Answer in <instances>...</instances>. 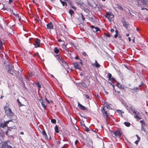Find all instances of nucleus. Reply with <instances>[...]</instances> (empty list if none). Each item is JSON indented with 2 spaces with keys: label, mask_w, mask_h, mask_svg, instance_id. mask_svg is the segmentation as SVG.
Returning a JSON list of instances; mask_svg holds the SVG:
<instances>
[{
  "label": "nucleus",
  "mask_w": 148,
  "mask_h": 148,
  "mask_svg": "<svg viewBox=\"0 0 148 148\" xmlns=\"http://www.w3.org/2000/svg\"><path fill=\"white\" fill-rule=\"evenodd\" d=\"M69 13L70 14L71 16L73 14L74 12L73 11L71 10H69Z\"/></svg>",
  "instance_id": "393cba45"
},
{
  "label": "nucleus",
  "mask_w": 148,
  "mask_h": 148,
  "mask_svg": "<svg viewBox=\"0 0 148 148\" xmlns=\"http://www.w3.org/2000/svg\"><path fill=\"white\" fill-rule=\"evenodd\" d=\"M121 22H122V23H123V24H124L126 22L125 20L124 19V18H122V20Z\"/></svg>",
  "instance_id": "72a5a7b5"
},
{
  "label": "nucleus",
  "mask_w": 148,
  "mask_h": 148,
  "mask_svg": "<svg viewBox=\"0 0 148 148\" xmlns=\"http://www.w3.org/2000/svg\"><path fill=\"white\" fill-rule=\"evenodd\" d=\"M147 0H143V1L144 4L146 3V1Z\"/></svg>",
  "instance_id": "de8ad7c7"
},
{
  "label": "nucleus",
  "mask_w": 148,
  "mask_h": 148,
  "mask_svg": "<svg viewBox=\"0 0 148 148\" xmlns=\"http://www.w3.org/2000/svg\"><path fill=\"white\" fill-rule=\"evenodd\" d=\"M5 66L6 67V69H7L8 68H9V67H10V66L8 64H7L6 63L5 65Z\"/></svg>",
  "instance_id": "c85d7f7f"
},
{
  "label": "nucleus",
  "mask_w": 148,
  "mask_h": 148,
  "mask_svg": "<svg viewBox=\"0 0 148 148\" xmlns=\"http://www.w3.org/2000/svg\"><path fill=\"white\" fill-rule=\"evenodd\" d=\"M143 82H142L141 84L140 85H139V86H140L141 85H143Z\"/></svg>",
  "instance_id": "052dcab7"
},
{
  "label": "nucleus",
  "mask_w": 148,
  "mask_h": 148,
  "mask_svg": "<svg viewBox=\"0 0 148 148\" xmlns=\"http://www.w3.org/2000/svg\"><path fill=\"white\" fill-rule=\"evenodd\" d=\"M79 60L80 61V62H79V63H80V64L81 65H82L83 64H82V60Z\"/></svg>",
  "instance_id": "8fccbe9b"
},
{
  "label": "nucleus",
  "mask_w": 148,
  "mask_h": 148,
  "mask_svg": "<svg viewBox=\"0 0 148 148\" xmlns=\"http://www.w3.org/2000/svg\"><path fill=\"white\" fill-rule=\"evenodd\" d=\"M3 45V42L2 41H0V49L1 48V47Z\"/></svg>",
  "instance_id": "a19ab883"
},
{
  "label": "nucleus",
  "mask_w": 148,
  "mask_h": 148,
  "mask_svg": "<svg viewBox=\"0 0 148 148\" xmlns=\"http://www.w3.org/2000/svg\"><path fill=\"white\" fill-rule=\"evenodd\" d=\"M91 27L93 31L94 32H97L99 31L100 29L97 27H95L93 25L91 26Z\"/></svg>",
  "instance_id": "9d476101"
},
{
  "label": "nucleus",
  "mask_w": 148,
  "mask_h": 148,
  "mask_svg": "<svg viewBox=\"0 0 148 148\" xmlns=\"http://www.w3.org/2000/svg\"><path fill=\"white\" fill-rule=\"evenodd\" d=\"M116 111L119 114H122V113H123V112H121V110H117Z\"/></svg>",
  "instance_id": "473e14b6"
},
{
  "label": "nucleus",
  "mask_w": 148,
  "mask_h": 148,
  "mask_svg": "<svg viewBox=\"0 0 148 148\" xmlns=\"http://www.w3.org/2000/svg\"><path fill=\"white\" fill-rule=\"evenodd\" d=\"M78 106L82 110H87V109L86 107L80 104L79 102L78 103Z\"/></svg>",
  "instance_id": "6e6552de"
},
{
  "label": "nucleus",
  "mask_w": 148,
  "mask_h": 148,
  "mask_svg": "<svg viewBox=\"0 0 148 148\" xmlns=\"http://www.w3.org/2000/svg\"><path fill=\"white\" fill-rule=\"evenodd\" d=\"M115 32L116 33V34L114 36V37L115 38H116L117 36H118V35L117 34L118 33V31L116 30H115Z\"/></svg>",
  "instance_id": "a878e982"
},
{
  "label": "nucleus",
  "mask_w": 148,
  "mask_h": 148,
  "mask_svg": "<svg viewBox=\"0 0 148 148\" xmlns=\"http://www.w3.org/2000/svg\"><path fill=\"white\" fill-rule=\"evenodd\" d=\"M61 3H62V5L63 6H64L65 5L66 6L67 5L66 3L62 1V2H61Z\"/></svg>",
  "instance_id": "cd10ccee"
},
{
  "label": "nucleus",
  "mask_w": 148,
  "mask_h": 148,
  "mask_svg": "<svg viewBox=\"0 0 148 148\" xmlns=\"http://www.w3.org/2000/svg\"><path fill=\"white\" fill-rule=\"evenodd\" d=\"M141 131H143L145 132H146V129H145V128H144L143 127V125H142V128H141Z\"/></svg>",
  "instance_id": "7c9ffc66"
},
{
  "label": "nucleus",
  "mask_w": 148,
  "mask_h": 148,
  "mask_svg": "<svg viewBox=\"0 0 148 148\" xmlns=\"http://www.w3.org/2000/svg\"><path fill=\"white\" fill-rule=\"evenodd\" d=\"M9 122V121H7L6 122H5V123H6V125H7V124Z\"/></svg>",
  "instance_id": "864d4df0"
},
{
  "label": "nucleus",
  "mask_w": 148,
  "mask_h": 148,
  "mask_svg": "<svg viewBox=\"0 0 148 148\" xmlns=\"http://www.w3.org/2000/svg\"><path fill=\"white\" fill-rule=\"evenodd\" d=\"M58 42H60L61 41H62V40L61 39H59L58 40Z\"/></svg>",
  "instance_id": "13d9d810"
},
{
  "label": "nucleus",
  "mask_w": 148,
  "mask_h": 148,
  "mask_svg": "<svg viewBox=\"0 0 148 148\" xmlns=\"http://www.w3.org/2000/svg\"><path fill=\"white\" fill-rule=\"evenodd\" d=\"M78 141L77 140H76L75 142V145H76L77 143H78Z\"/></svg>",
  "instance_id": "603ef678"
},
{
  "label": "nucleus",
  "mask_w": 148,
  "mask_h": 148,
  "mask_svg": "<svg viewBox=\"0 0 148 148\" xmlns=\"http://www.w3.org/2000/svg\"><path fill=\"white\" fill-rule=\"evenodd\" d=\"M6 124L5 123H1L0 124V126L1 127L3 128L5 127H6Z\"/></svg>",
  "instance_id": "f3484780"
},
{
  "label": "nucleus",
  "mask_w": 148,
  "mask_h": 148,
  "mask_svg": "<svg viewBox=\"0 0 148 148\" xmlns=\"http://www.w3.org/2000/svg\"><path fill=\"white\" fill-rule=\"evenodd\" d=\"M104 105L106 106L107 108L109 109H112L111 107V105L110 104H108L106 103H105Z\"/></svg>",
  "instance_id": "ddd939ff"
},
{
  "label": "nucleus",
  "mask_w": 148,
  "mask_h": 148,
  "mask_svg": "<svg viewBox=\"0 0 148 148\" xmlns=\"http://www.w3.org/2000/svg\"><path fill=\"white\" fill-rule=\"evenodd\" d=\"M111 79H112V80H114V79L113 77H112V78H111Z\"/></svg>",
  "instance_id": "338daca9"
},
{
  "label": "nucleus",
  "mask_w": 148,
  "mask_h": 148,
  "mask_svg": "<svg viewBox=\"0 0 148 148\" xmlns=\"http://www.w3.org/2000/svg\"><path fill=\"white\" fill-rule=\"evenodd\" d=\"M51 122L52 123H55L56 122V121L55 119H52L51 120Z\"/></svg>",
  "instance_id": "bb28decb"
},
{
  "label": "nucleus",
  "mask_w": 148,
  "mask_h": 148,
  "mask_svg": "<svg viewBox=\"0 0 148 148\" xmlns=\"http://www.w3.org/2000/svg\"><path fill=\"white\" fill-rule=\"evenodd\" d=\"M112 136L115 138H117L120 136L121 135V132L119 130L116 131L115 132L112 133Z\"/></svg>",
  "instance_id": "20e7f679"
},
{
  "label": "nucleus",
  "mask_w": 148,
  "mask_h": 148,
  "mask_svg": "<svg viewBox=\"0 0 148 148\" xmlns=\"http://www.w3.org/2000/svg\"><path fill=\"white\" fill-rule=\"evenodd\" d=\"M73 65L75 68L76 69H79L80 67V65L77 63V62H76L73 63Z\"/></svg>",
  "instance_id": "f8f14e48"
},
{
  "label": "nucleus",
  "mask_w": 148,
  "mask_h": 148,
  "mask_svg": "<svg viewBox=\"0 0 148 148\" xmlns=\"http://www.w3.org/2000/svg\"><path fill=\"white\" fill-rule=\"evenodd\" d=\"M140 140H136V141H135V144L136 145H138V143Z\"/></svg>",
  "instance_id": "ea45409f"
},
{
  "label": "nucleus",
  "mask_w": 148,
  "mask_h": 148,
  "mask_svg": "<svg viewBox=\"0 0 148 148\" xmlns=\"http://www.w3.org/2000/svg\"><path fill=\"white\" fill-rule=\"evenodd\" d=\"M81 14L82 15V18L83 21H84L85 20V18L84 17L83 14L82 13H81Z\"/></svg>",
  "instance_id": "e433bc0d"
},
{
  "label": "nucleus",
  "mask_w": 148,
  "mask_h": 148,
  "mask_svg": "<svg viewBox=\"0 0 148 148\" xmlns=\"http://www.w3.org/2000/svg\"><path fill=\"white\" fill-rule=\"evenodd\" d=\"M126 36H129V34H128V33H127V34H126Z\"/></svg>",
  "instance_id": "680f3d73"
},
{
  "label": "nucleus",
  "mask_w": 148,
  "mask_h": 148,
  "mask_svg": "<svg viewBox=\"0 0 148 148\" xmlns=\"http://www.w3.org/2000/svg\"><path fill=\"white\" fill-rule=\"evenodd\" d=\"M94 65H95V66L97 68H99L100 66V65L97 63V62L96 60H95V62L94 64Z\"/></svg>",
  "instance_id": "dca6fc26"
},
{
  "label": "nucleus",
  "mask_w": 148,
  "mask_h": 148,
  "mask_svg": "<svg viewBox=\"0 0 148 148\" xmlns=\"http://www.w3.org/2000/svg\"><path fill=\"white\" fill-rule=\"evenodd\" d=\"M117 6V7L119 10H123V9L122 7L121 6H120L119 4H117L116 5Z\"/></svg>",
  "instance_id": "412c9836"
},
{
  "label": "nucleus",
  "mask_w": 148,
  "mask_h": 148,
  "mask_svg": "<svg viewBox=\"0 0 148 148\" xmlns=\"http://www.w3.org/2000/svg\"><path fill=\"white\" fill-rule=\"evenodd\" d=\"M41 105L42 106V107L44 108H45L46 107V103H45L44 102H42V103L41 104Z\"/></svg>",
  "instance_id": "5701e85b"
},
{
  "label": "nucleus",
  "mask_w": 148,
  "mask_h": 148,
  "mask_svg": "<svg viewBox=\"0 0 148 148\" xmlns=\"http://www.w3.org/2000/svg\"><path fill=\"white\" fill-rule=\"evenodd\" d=\"M114 31V29H112L111 30V32L112 33Z\"/></svg>",
  "instance_id": "3c124183"
},
{
  "label": "nucleus",
  "mask_w": 148,
  "mask_h": 148,
  "mask_svg": "<svg viewBox=\"0 0 148 148\" xmlns=\"http://www.w3.org/2000/svg\"><path fill=\"white\" fill-rule=\"evenodd\" d=\"M108 76L109 80H111V78L112 77V75L110 73H108Z\"/></svg>",
  "instance_id": "4be33fe9"
},
{
  "label": "nucleus",
  "mask_w": 148,
  "mask_h": 148,
  "mask_svg": "<svg viewBox=\"0 0 148 148\" xmlns=\"http://www.w3.org/2000/svg\"><path fill=\"white\" fill-rule=\"evenodd\" d=\"M42 134L43 136L45 137V138L47 139H48V138L47 136V134L45 130H43L42 132Z\"/></svg>",
  "instance_id": "4468645a"
},
{
  "label": "nucleus",
  "mask_w": 148,
  "mask_h": 148,
  "mask_svg": "<svg viewBox=\"0 0 148 148\" xmlns=\"http://www.w3.org/2000/svg\"><path fill=\"white\" fill-rule=\"evenodd\" d=\"M3 96H1V97H0V98H1V99H2L3 98Z\"/></svg>",
  "instance_id": "69168bd1"
},
{
  "label": "nucleus",
  "mask_w": 148,
  "mask_h": 148,
  "mask_svg": "<svg viewBox=\"0 0 148 148\" xmlns=\"http://www.w3.org/2000/svg\"><path fill=\"white\" fill-rule=\"evenodd\" d=\"M17 101L18 104L19 105H20V106H23V105L21 104V102L19 101V99H17Z\"/></svg>",
  "instance_id": "2f4dec72"
},
{
  "label": "nucleus",
  "mask_w": 148,
  "mask_h": 148,
  "mask_svg": "<svg viewBox=\"0 0 148 148\" xmlns=\"http://www.w3.org/2000/svg\"><path fill=\"white\" fill-rule=\"evenodd\" d=\"M20 134H24V133L23 132H21V133H20Z\"/></svg>",
  "instance_id": "0e129e2a"
},
{
  "label": "nucleus",
  "mask_w": 148,
  "mask_h": 148,
  "mask_svg": "<svg viewBox=\"0 0 148 148\" xmlns=\"http://www.w3.org/2000/svg\"><path fill=\"white\" fill-rule=\"evenodd\" d=\"M63 47L64 49H66V45H63Z\"/></svg>",
  "instance_id": "49530a36"
},
{
  "label": "nucleus",
  "mask_w": 148,
  "mask_h": 148,
  "mask_svg": "<svg viewBox=\"0 0 148 148\" xmlns=\"http://www.w3.org/2000/svg\"><path fill=\"white\" fill-rule=\"evenodd\" d=\"M12 0H9V3L10 4L12 2Z\"/></svg>",
  "instance_id": "09e8293b"
},
{
  "label": "nucleus",
  "mask_w": 148,
  "mask_h": 148,
  "mask_svg": "<svg viewBox=\"0 0 148 148\" xmlns=\"http://www.w3.org/2000/svg\"><path fill=\"white\" fill-rule=\"evenodd\" d=\"M123 26H124L126 29H127L128 28V27L129 26V24L128 23H127V22L123 24Z\"/></svg>",
  "instance_id": "2eb2a0df"
},
{
  "label": "nucleus",
  "mask_w": 148,
  "mask_h": 148,
  "mask_svg": "<svg viewBox=\"0 0 148 148\" xmlns=\"http://www.w3.org/2000/svg\"><path fill=\"white\" fill-rule=\"evenodd\" d=\"M112 86H113V88L114 89V90H115V92H116L118 94H119L120 93V91H116L114 89V85H112Z\"/></svg>",
  "instance_id": "f704fd0d"
},
{
  "label": "nucleus",
  "mask_w": 148,
  "mask_h": 148,
  "mask_svg": "<svg viewBox=\"0 0 148 148\" xmlns=\"http://www.w3.org/2000/svg\"><path fill=\"white\" fill-rule=\"evenodd\" d=\"M37 86H38V87L39 88H41V86L40 84H39V83H38L37 85Z\"/></svg>",
  "instance_id": "79ce46f5"
},
{
  "label": "nucleus",
  "mask_w": 148,
  "mask_h": 148,
  "mask_svg": "<svg viewBox=\"0 0 148 148\" xmlns=\"http://www.w3.org/2000/svg\"><path fill=\"white\" fill-rule=\"evenodd\" d=\"M124 124L127 127H129L130 125V123L129 122H125Z\"/></svg>",
  "instance_id": "6ab92c4d"
},
{
  "label": "nucleus",
  "mask_w": 148,
  "mask_h": 148,
  "mask_svg": "<svg viewBox=\"0 0 148 148\" xmlns=\"http://www.w3.org/2000/svg\"><path fill=\"white\" fill-rule=\"evenodd\" d=\"M55 131L56 133L58 132V128L57 125H56L55 127Z\"/></svg>",
  "instance_id": "aec40b11"
},
{
  "label": "nucleus",
  "mask_w": 148,
  "mask_h": 148,
  "mask_svg": "<svg viewBox=\"0 0 148 148\" xmlns=\"http://www.w3.org/2000/svg\"><path fill=\"white\" fill-rule=\"evenodd\" d=\"M136 136L137 137L138 140H140V137H139V136L137 135H136Z\"/></svg>",
  "instance_id": "c03bdc74"
},
{
  "label": "nucleus",
  "mask_w": 148,
  "mask_h": 148,
  "mask_svg": "<svg viewBox=\"0 0 148 148\" xmlns=\"http://www.w3.org/2000/svg\"><path fill=\"white\" fill-rule=\"evenodd\" d=\"M61 148H66L65 147H64V146H63Z\"/></svg>",
  "instance_id": "774afa93"
},
{
  "label": "nucleus",
  "mask_w": 148,
  "mask_h": 148,
  "mask_svg": "<svg viewBox=\"0 0 148 148\" xmlns=\"http://www.w3.org/2000/svg\"><path fill=\"white\" fill-rule=\"evenodd\" d=\"M101 111L104 117L106 118H107L108 116V114L107 111L105 110L104 108L102 109Z\"/></svg>",
  "instance_id": "1a4fd4ad"
},
{
  "label": "nucleus",
  "mask_w": 148,
  "mask_h": 148,
  "mask_svg": "<svg viewBox=\"0 0 148 148\" xmlns=\"http://www.w3.org/2000/svg\"><path fill=\"white\" fill-rule=\"evenodd\" d=\"M75 58L76 59H78V57L77 56H76L75 57Z\"/></svg>",
  "instance_id": "bf43d9fd"
},
{
  "label": "nucleus",
  "mask_w": 148,
  "mask_h": 148,
  "mask_svg": "<svg viewBox=\"0 0 148 148\" xmlns=\"http://www.w3.org/2000/svg\"><path fill=\"white\" fill-rule=\"evenodd\" d=\"M117 86L119 88H122V86L119 83H118L116 84Z\"/></svg>",
  "instance_id": "c756f323"
},
{
  "label": "nucleus",
  "mask_w": 148,
  "mask_h": 148,
  "mask_svg": "<svg viewBox=\"0 0 148 148\" xmlns=\"http://www.w3.org/2000/svg\"><path fill=\"white\" fill-rule=\"evenodd\" d=\"M133 112L134 114H136V116H134V117L135 118H137L138 119H141V118L139 116H138L139 113L138 112L137 113L136 111H135L134 110L133 111Z\"/></svg>",
  "instance_id": "9b49d317"
},
{
  "label": "nucleus",
  "mask_w": 148,
  "mask_h": 148,
  "mask_svg": "<svg viewBox=\"0 0 148 148\" xmlns=\"http://www.w3.org/2000/svg\"><path fill=\"white\" fill-rule=\"evenodd\" d=\"M82 54L84 56H86L87 55V54L85 52H82Z\"/></svg>",
  "instance_id": "4c0bfd02"
},
{
  "label": "nucleus",
  "mask_w": 148,
  "mask_h": 148,
  "mask_svg": "<svg viewBox=\"0 0 148 148\" xmlns=\"http://www.w3.org/2000/svg\"><path fill=\"white\" fill-rule=\"evenodd\" d=\"M18 19L20 21L21 20V18L20 17H19V16H18Z\"/></svg>",
  "instance_id": "e2e57ef3"
},
{
  "label": "nucleus",
  "mask_w": 148,
  "mask_h": 148,
  "mask_svg": "<svg viewBox=\"0 0 148 148\" xmlns=\"http://www.w3.org/2000/svg\"><path fill=\"white\" fill-rule=\"evenodd\" d=\"M85 97L86 98V99H90V98L88 95H85Z\"/></svg>",
  "instance_id": "58836bf2"
},
{
  "label": "nucleus",
  "mask_w": 148,
  "mask_h": 148,
  "mask_svg": "<svg viewBox=\"0 0 148 148\" xmlns=\"http://www.w3.org/2000/svg\"><path fill=\"white\" fill-rule=\"evenodd\" d=\"M4 110H5V112L7 113V115L8 116L11 117L14 115L11 109L8 107H4Z\"/></svg>",
  "instance_id": "f03ea898"
},
{
  "label": "nucleus",
  "mask_w": 148,
  "mask_h": 148,
  "mask_svg": "<svg viewBox=\"0 0 148 148\" xmlns=\"http://www.w3.org/2000/svg\"><path fill=\"white\" fill-rule=\"evenodd\" d=\"M53 25L51 22H50L47 25V29H53Z\"/></svg>",
  "instance_id": "423d86ee"
},
{
  "label": "nucleus",
  "mask_w": 148,
  "mask_h": 148,
  "mask_svg": "<svg viewBox=\"0 0 148 148\" xmlns=\"http://www.w3.org/2000/svg\"><path fill=\"white\" fill-rule=\"evenodd\" d=\"M45 99L48 102V103H49V101L47 99V98H45Z\"/></svg>",
  "instance_id": "6e6d98bb"
},
{
  "label": "nucleus",
  "mask_w": 148,
  "mask_h": 148,
  "mask_svg": "<svg viewBox=\"0 0 148 148\" xmlns=\"http://www.w3.org/2000/svg\"><path fill=\"white\" fill-rule=\"evenodd\" d=\"M11 11H12V13L14 15H15V14L13 12V11L11 9H9Z\"/></svg>",
  "instance_id": "5fc2aeb1"
},
{
  "label": "nucleus",
  "mask_w": 148,
  "mask_h": 148,
  "mask_svg": "<svg viewBox=\"0 0 148 148\" xmlns=\"http://www.w3.org/2000/svg\"><path fill=\"white\" fill-rule=\"evenodd\" d=\"M114 15L111 13H106L105 17L108 18L110 22L113 21L114 20Z\"/></svg>",
  "instance_id": "f257e3e1"
},
{
  "label": "nucleus",
  "mask_w": 148,
  "mask_h": 148,
  "mask_svg": "<svg viewBox=\"0 0 148 148\" xmlns=\"http://www.w3.org/2000/svg\"><path fill=\"white\" fill-rule=\"evenodd\" d=\"M54 51L56 53H58L59 52V50L57 48L55 47L54 48Z\"/></svg>",
  "instance_id": "a211bd4d"
},
{
  "label": "nucleus",
  "mask_w": 148,
  "mask_h": 148,
  "mask_svg": "<svg viewBox=\"0 0 148 148\" xmlns=\"http://www.w3.org/2000/svg\"><path fill=\"white\" fill-rule=\"evenodd\" d=\"M128 39L129 41H130L131 40V38L130 37L128 38Z\"/></svg>",
  "instance_id": "4d7b16f0"
},
{
  "label": "nucleus",
  "mask_w": 148,
  "mask_h": 148,
  "mask_svg": "<svg viewBox=\"0 0 148 148\" xmlns=\"http://www.w3.org/2000/svg\"><path fill=\"white\" fill-rule=\"evenodd\" d=\"M140 122L142 123V126L145 125V123L142 121H140Z\"/></svg>",
  "instance_id": "c9c22d12"
},
{
  "label": "nucleus",
  "mask_w": 148,
  "mask_h": 148,
  "mask_svg": "<svg viewBox=\"0 0 148 148\" xmlns=\"http://www.w3.org/2000/svg\"><path fill=\"white\" fill-rule=\"evenodd\" d=\"M129 109L130 110L132 111L133 112L134 110V108L132 107H130Z\"/></svg>",
  "instance_id": "37998d69"
},
{
  "label": "nucleus",
  "mask_w": 148,
  "mask_h": 148,
  "mask_svg": "<svg viewBox=\"0 0 148 148\" xmlns=\"http://www.w3.org/2000/svg\"><path fill=\"white\" fill-rule=\"evenodd\" d=\"M39 101L40 103L41 104L42 103V102H43V100L42 99H39Z\"/></svg>",
  "instance_id": "a18cd8bd"
},
{
  "label": "nucleus",
  "mask_w": 148,
  "mask_h": 148,
  "mask_svg": "<svg viewBox=\"0 0 148 148\" xmlns=\"http://www.w3.org/2000/svg\"><path fill=\"white\" fill-rule=\"evenodd\" d=\"M40 40L38 39H36L35 41V44H34L35 47L36 48L38 47H39Z\"/></svg>",
  "instance_id": "0eeeda50"
},
{
  "label": "nucleus",
  "mask_w": 148,
  "mask_h": 148,
  "mask_svg": "<svg viewBox=\"0 0 148 148\" xmlns=\"http://www.w3.org/2000/svg\"><path fill=\"white\" fill-rule=\"evenodd\" d=\"M60 62H61V64L65 69L69 68V66L67 63L65 62L64 60L61 58H59Z\"/></svg>",
  "instance_id": "7ed1b4c3"
},
{
  "label": "nucleus",
  "mask_w": 148,
  "mask_h": 148,
  "mask_svg": "<svg viewBox=\"0 0 148 148\" xmlns=\"http://www.w3.org/2000/svg\"><path fill=\"white\" fill-rule=\"evenodd\" d=\"M14 69V67L13 66H11L9 67V68H8L7 69L9 73L11 74L12 75H13V70Z\"/></svg>",
  "instance_id": "39448f33"
},
{
  "label": "nucleus",
  "mask_w": 148,
  "mask_h": 148,
  "mask_svg": "<svg viewBox=\"0 0 148 148\" xmlns=\"http://www.w3.org/2000/svg\"><path fill=\"white\" fill-rule=\"evenodd\" d=\"M83 126L85 127V131H86L87 132H88L89 131V128L88 127H86V126L84 124L83 125Z\"/></svg>",
  "instance_id": "b1692460"
}]
</instances>
